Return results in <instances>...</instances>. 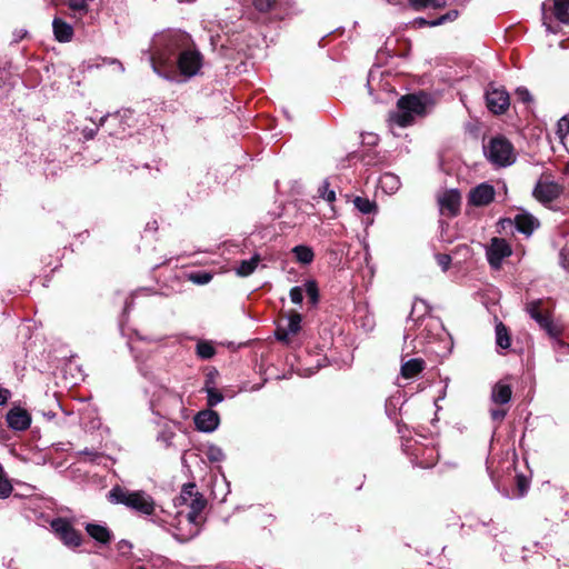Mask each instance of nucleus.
Here are the masks:
<instances>
[{"label":"nucleus","mask_w":569,"mask_h":569,"mask_svg":"<svg viewBox=\"0 0 569 569\" xmlns=\"http://www.w3.org/2000/svg\"><path fill=\"white\" fill-rule=\"evenodd\" d=\"M189 44L190 37L184 32L172 31L158 37L150 58L153 71L168 80H174L178 74L196 76L202 66V56Z\"/></svg>","instance_id":"nucleus-1"},{"label":"nucleus","mask_w":569,"mask_h":569,"mask_svg":"<svg viewBox=\"0 0 569 569\" xmlns=\"http://www.w3.org/2000/svg\"><path fill=\"white\" fill-rule=\"evenodd\" d=\"M426 104L421 98L415 94L403 96L398 100L397 110L389 116L390 124H397L400 128L412 124L416 116L425 113Z\"/></svg>","instance_id":"nucleus-2"},{"label":"nucleus","mask_w":569,"mask_h":569,"mask_svg":"<svg viewBox=\"0 0 569 569\" xmlns=\"http://www.w3.org/2000/svg\"><path fill=\"white\" fill-rule=\"evenodd\" d=\"M109 498L111 502L126 505L144 515H151L154 511L153 500L142 491H129L114 487L110 490Z\"/></svg>","instance_id":"nucleus-3"},{"label":"nucleus","mask_w":569,"mask_h":569,"mask_svg":"<svg viewBox=\"0 0 569 569\" xmlns=\"http://www.w3.org/2000/svg\"><path fill=\"white\" fill-rule=\"evenodd\" d=\"M486 158L495 166L507 167L515 161L512 144L502 137L492 138L483 146Z\"/></svg>","instance_id":"nucleus-4"},{"label":"nucleus","mask_w":569,"mask_h":569,"mask_svg":"<svg viewBox=\"0 0 569 569\" xmlns=\"http://www.w3.org/2000/svg\"><path fill=\"white\" fill-rule=\"evenodd\" d=\"M486 253L490 266L498 269L502 260L511 254V248L505 239L492 238Z\"/></svg>","instance_id":"nucleus-5"},{"label":"nucleus","mask_w":569,"mask_h":569,"mask_svg":"<svg viewBox=\"0 0 569 569\" xmlns=\"http://www.w3.org/2000/svg\"><path fill=\"white\" fill-rule=\"evenodd\" d=\"M486 102L491 112L505 113L510 106L509 93L505 89L491 87L486 92Z\"/></svg>","instance_id":"nucleus-6"},{"label":"nucleus","mask_w":569,"mask_h":569,"mask_svg":"<svg viewBox=\"0 0 569 569\" xmlns=\"http://www.w3.org/2000/svg\"><path fill=\"white\" fill-rule=\"evenodd\" d=\"M562 193V187L555 181L540 180L533 189V197L542 202L549 203Z\"/></svg>","instance_id":"nucleus-7"},{"label":"nucleus","mask_w":569,"mask_h":569,"mask_svg":"<svg viewBox=\"0 0 569 569\" xmlns=\"http://www.w3.org/2000/svg\"><path fill=\"white\" fill-rule=\"evenodd\" d=\"M495 188L488 182H482L469 191L468 201L475 207H485L495 199Z\"/></svg>","instance_id":"nucleus-8"},{"label":"nucleus","mask_w":569,"mask_h":569,"mask_svg":"<svg viewBox=\"0 0 569 569\" xmlns=\"http://www.w3.org/2000/svg\"><path fill=\"white\" fill-rule=\"evenodd\" d=\"M220 422L219 415L210 409L198 412L194 417V425L202 432L214 431Z\"/></svg>","instance_id":"nucleus-9"},{"label":"nucleus","mask_w":569,"mask_h":569,"mask_svg":"<svg viewBox=\"0 0 569 569\" xmlns=\"http://www.w3.org/2000/svg\"><path fill=\"white\" fill-rule=\"evenodd\" d=\"M301 325V316L299 313H291L284 325H279L276 331V336L281 341H289L290 336H295L299 332Z\"/></svg>","instance_id":"nucleus-10"},{"label":"nucleus","mask_w":569,"mask_h":569,"mask_svg":"<svg viewBox=\"0 0 569 569\" xmlns=\"http://www.w3.org/2000/svg\"><path fill=\"white\" fill-rule=\"evenodd\" d=\"M527 310L531 318H533L551 337L558 336L559 331L555 328L549 317L541 313L540 301L530 302Z\"/></svg>","instance_id":"nucleus-11"},{"label":"nucleus","mask_w":569,"mask_h":569,"mask_svg":"<svg viewBox=\"0 0 569 569\" xmlns=\"http://www.w3.org/2000/svg\"><path fill=\"white\" fill-rule=\"evenodd\" d=\"M7 422L10 428L22 431L30 427L31 418L27 410L13 408L7 413Z\"/></svg>","instance_id":"nucleus-12"},{"label":"nucleus","mask_w":569,"mask_h":569,"mask_svg":"<svg viewBox=\"0 0 569 569\" xmlns=\"http://www.w3.org/2000/svg\"><path fill=\"white\" fill-rule=\"evenodd\" d=\"M53 533L66 545H71V523L63 518H56L50 522Z\"/></svg>","instance_id":"nucleus-13"},{"label":"nucleus","mask_w":569,"mask_h":569,"mask_svg":"<svg viewBox=\"0 0 569 569\" xmlns=\"http://www.w3.org/2000/svg\"><path fill=\"white\" fill-rule=\"evenodd\" d=\"M460 193L456 190L446 191L440 198L439 202L442 210H447L451 216H455L460 207Z\"/></svg>","instance_id":"nucleus-14"},{"label":"nucleus","mask_w":569,"mask_h":569,"mask_svg":"<svg viewBox=\"0 0 569 569\" xmlns=\"http://www.w3.org/2000/svg\"><path fill=\"white\" fill-rule=\"evenodd\" d=\"M86 531L92 539L103 545L110 542L112 537L111 531L107 527L97 523H87Z\"/></svg>","instance_id":"nucleus-15"},{"label":"nucleus","mask_w":569,"mask_h":569,"mask_svg":"<svg viewBox=\"0 0 569 569\" xmlns=\"http://www.w3.org/2000/svg\"><path fill=\"white\" fill-rule=\"evenodd\" d=\"M515 222L517 230L528 236L539 226L538 220L529 213L517 214Z\"/></svg>","instance_id":"nucleus-16"},{"label":"nucleus","mask_w":569,"mask_h":569,"mask_svg":"<svg viewBox=\"0 0 569 569\" xmlns=\"http://www.w3.org/2000/svg\"><path fill=\"white\" fill-rule=\"evenodd\" d=\"M511 395L510 386L499 382L492 388L491 399L495 403L505 405L510 401Z\"/></svg>","instance_id":"nucleus-17"},{"label":"nucleus","mask_w":569,"mask_h":569,"mask_svg":"<svg viewBox=\"0 0 569 569\" xmlns=\"http://www.w3.org/2000/svg\"><path fill=\"white\" fill-rule=\"evenodd\" d=\"M54 37L60 42H69L71 40V26L62 21L60 18H54L52 21Z\"/></svg>","instance_id":"nucleus-18"},{"label":"nucleus","mask_w":569,"mask_h":569,"mask_svg":"<svg viewBox=\"0 0 569 569\" xmlns=\"http://www.w3.org/2000/svg\"><path fill=\"white\" fill-rule=\"evenodd\" d=\"M569 0H553L552 13L555 18L565 24H569Z\"/></svg>","instance_id":"nucleus-19"},{"label":"nucleus","mask_w":569,"mask_h":569,"mask_svg":"<svg viewBox=\"0 0 569 569\" xmlns=\"http://www.w3.org/2000/svg\"><path fill=\"white\" fill-rule=\"evenodd\" d=\"M425 362L421 359H410L401 366L402 377L410 379L423 370Z\"/></svg>","instance_id":"nucleus-20"},{"label":"nucleus","mask_w":569,"mask_h":569,"mask_svg":"<svg viewBox=\"0 0 569 569\" xmlns=\"http://www.w3.org/2000/svg\"><path fill=\"white\" fill-rule=\"evenodd\" d=\"M260 262V257L258 254H254L248 260H242L239 264V267L236 269V272L240 277H248L250 276L256 268L258 267Z\"/></svg>","instance_id":"nucleus-21"},{"label":"nucleus","mask_w":569,"mask_h":569,"mask_svg":"<svg viewBox=\"0 0 569 569\" xmlns=\"http://www.w3.org/2000/svg\"><path fill=\"white\" fill-rule=\"evenodd\" d=\"M292 253L295 254V258L297 259V261L300 263H303V264L311 263L315 258V253H313L312 249L308 246H302V244L296 246L292 249Z\"/></svg>","instance_id":"nucleus-22"},{"label":"nucleus","mask_w":569,"mask_h":569,"mask_svg":"<svg viewBox=\"0 0 569 569\" xmlns=\"http://www.w3.org/2000/svg\"><path fill=\"white\" fill-rule=\"evenodd\" d=\"M206 501L201 497L196 496L194 498H192L190 503L191 510L187 515L188 521L191 523H196L199 513L203 510Z\"/></svg>","instance_id":"nucleus-23"},{"label":"nucleus","mask_w":569,"mask_h":569,"mask_svg":"<svg viewBox=\"0 0 569 569\" xmlns=\"http://www.w3.org/2000/svg\"><path fill=\"white\" fill-rule=\"evenodd\" d=\"M353 204L363 214H368L377 210L376 202L363 197H356L353 199Z\"/></svg>","instance_id":"nucleus-24"},{"label":"nucleus","mask_w":569,"mask_h":569,"mask_svg":"<svg viewBox=\"0 0 569 569\" xmlns=\"http://www.w3.org/2000/svg\"><path fill=\"white\" fill-rule=\"evenodd\" d=\"M213 276L208 271H194L187 274V279L194 284L203 286L212 280Z\"/></svg>","instance_id":"nucleus-25"},{"label":"nucleus","mask_w":569,"mask_h":569,"mask_svg":"<svg viewBox=\"0 0 569 569\" xmlns=\"http://www.w3.org/2000/svg\"><path fill=\"white\" fill-rule=\"evenodd\" d=\"M496 341L497 345L502 349L510 347V337L508 335L507 328L501 322L496 326Z\"/></svg>","instance_id":"nucleus-26"},{"label":"nucleus","mask_w":569,"mask_h":569,"mask_svg":"<svg viewBox=\"0 0 569 569\" xmlns=\"http://www.w3.org/2000/svg\"><path fill=\"white\" fill-rule=\"evenodd\" d=\"M12 492V485L6 478L2 466L0 465V499L8 498Z\"/></svg>","instance_id":"nucleus-27"},{"label":"nucleus","mask_w":569,"mask_h":569,"mask_svg":"<svg viewBox=\"0 0 569 569\" xmlns=\"http://www.w3.org/2000/svg\"><path fill=\"white\" fill-rule=\"evenodd\" d=\"M206 456H207L208 460L211 462H220L226 457L222 449L214 445H211L208 447V449L206 451Z\"/></svg>","instance_id":"nucleus-28"},{"label":"nucleus","mask_w":569,"mask_h":569,"mask_svg":"<svg viewBox=\"0 0 569 569\" xmlns=\"http://www.w3.org/2000/svg\"><path fill=\"white\" fill-rule=\"evenodd\" d=\"M204 390L207 392L209 407H214L223 400L222 393L214 388L207 386Z\"/></svg>","instance_id":"nucleus-29"},{"label":"nucleus","mask_w":569,"mask_h":569,"mask_svg":"<svg viewBox=\"0 0 569 569\" xmlns=\"http://www.w3.org/2000/svg\"><path fill=\"white\" fill-rule=\"evenodd\" d=\"M381 186L390 191L397 190L399 186L398 178L392 173H386L381 177Z\"/></svg>","instance_id":"nucleus-30"},{"label":"nucleus","mask_w":569,"mask_h":569,"mask_svg":"<svg viewBox=\"0 0 569 569\" xmlns=\"http://www.w3.org/2000/svg\"><path fill=\"white\" fill-rule=\"evenodd\" d=\"M283 0H253L257 10L261 12L270 11L277 3H282Z\"/></svg>","instance_id":"nucleus-31"},{"label":"nucleus","mask_w":569,"mask_h":569,"mask_svg":"<svg viewBox=\"0 0 569 569\" xmlns=\"http://www.w3.org/2000/svg\"><path fill=\"white\" fill-rule=\"evenodd\" d=\"M320 198L325 199L328 202H333L336 200V192L329 189V182L323 181L322 184L318 189Z\"/></svg>","instance_id":"nucleus-32"},{"label":"nucleus","mask_w":569,"mask_h":569,"mask_svg":"<svg viewBox=\"0 0 569 569\" xmlns=\"http://www.w3.org/2000/svg\"><path fill=\"white\" fill-rule=\"evenodd\" d=\"M306 293L310 299L311 303L316 305L319 300V291L317 283L315 281H307L306 284Z\"/></svg>","instance_id":"nucleus-33"},{"label":"nucleus","mask_w":569,"mask_h":569,"mask_svg":"<svg viewBox=\"0 0 569 569\" xmlns=\"http://www.w3.org/2000/svg\"><path fill=\"white\" fill-rule=\"evenodd\" d=\"M198 355L203 359H209L214 355V349L210 343L201 342L197 346Z\"/></svg>","instance_id":"nucleus-34"},{"label":"nucleus","mask_w":569,"mask_h":569,"mask_svg":"<svg viewBox=\"0 0 569 569\" xmlns=\"http://www.w3.org/2000/svg\"><path fill=\"white\" fill-rule=\"evenodd\" d=\"M457 17H458V11L457 10H451L448 13L442 14L441 17H439L436 20H431V24L432 26H440V24H443V23H446L448 21L456 20Z\"/></svg>","instance_id":"nucleus-35"},{"label":"nucleus","mask_w":569,"mask_h":569,"mask_svg":"<svg viewBox=\"0 0 569 569\" xmlns=\"http://www.w3.org/2000/svg\"><path fill=\"white\" fill-rule=\"evenodd\" d=\"M437 263L441 267L443 271H447L451 263V257L445 253L436 254Z\"/></svg>","instance_id":"nucleus-36"},{"label":"nucleus","mask_w":569,"mask_h":569,"mask_svg":"<svg viewBox=\"0 0 569 569\" xmlns=\"http://www.w3.org/2000/svg\"><path fill=\"white\" fill-rule=\"evenodd\" d=\"M290 299L293 303L300 305L303 300V289L301 287H293L290 290Z\"/></svg>","instance_id":"nucleus-37"},{"label":"nucleus","mask_w":569,"mask_h":569,"mask_svg":"<svg viewBox=\"0 0 569 569\" xmlns=\"http://www.w3.org/2000/svg\"><path fill=\"white\" fill-rule=\"evenodd\" d=\"M98 129H99V126L94 121H91L90 126H86V127L82 128V133H83L84 138L87 140H89V139H92L94 137V134L97 133Z\"/></svg>","instance_id":"nucleus-38"},{"label":"nucleus","mask_w":569,"mask_h":569,"mask_svg":"<svg viewBox=\"0 0 569 569\" xmlns=\"http://www.w3.org/2000/svg\"><path fill=\"white\" fill-rule=\"evenodd\" d=\"M569 131V119L562 117L557 123V133L562 138Z\"/></svg>","instance_id":"nucleus-39"},{"label":"nucleus","mask_w":569,"mask_h":569,"mask_svg":"<svg viewBox=\"0 0 569 569\" xmlns=\"http://www.w3.org/2000/svg\"><path fill=\"white\" fill-rule=\"evenodd\" d=\"M516 97L525 103H528L532 100L530 92L526 88H518L516 90Z\"/></svg>","instance_id":"nucleus-40"},{"label":"nucleus","mask_w":569,"mask_h":569,"mask_svg":"<svg viewBox=\"0 0 569 569\" xmlns=\"http://www.w3.org/2000/svg\"><path fill=\"white\" fill-rule=\"evenodd\" d=\"M415 10H421L431 7V0H409Z\"/></svg>","instance_id":"nucleus-41"},{"label":"nucleus","mask_w":569,"mask_h":569,"mask_svg":"<svg viewBox=\"0 0 569 569\" xmlns=\"http://www.w3.org/2000/svg\"><path fill=\"white\" fill-rule=\"evenodd\" d=\"M560 262L561 266L569 270V244H567L560 252Z\"/></svg>","instance_id":"nucleus-42"},{"label":"nucleus","mask_w":569,"mask_h":569,"mask_svg":"<svg viewBox=\"0 0 569 569\" xmlns=\"http://www.w3.org/2000/svg\"><path fill=\"white\" fill-rule=\"evenodd\" d=\"M427 310H428V307L423 301H416L412 305L410 317L413 318L416 312H418V311H422L423 313H426Z\"/></svg>","instance_id":"nucleus-43"},{"label":"nucleus","mask_w":569,"mask_h":569,"mask_svg":"<svg viewBox=\"0 0 569 569\" xmlns=\"http://www.w3.org/2000/svg\"><path fill=\"white\" fill-rule=\"evenodd\" d=\"M88 0H73V20L76 19L77 12L86 10Z\"/></svg>","instance_id":"nucleus-44"},{"label":"nucleus","mask_w":569,"mask_h":569,"mask_svg":"<svg viewBox=\"0 0 569 569\" xmlns=\"http://www.w3.org/2000/svg\"><path fill=\"white\" fill-rule=\"evenodd\" d=\"M542 22L548 32H552V33L557 32V30L553 29L549 22V18L546 13V4L545 3L542 4Z\"/></svg>","instance_id":"nucleus-45"},{"label":"nucleus","mask_w":569,"mask_h":569,"mask_svg":"<svg viewBox=\"0 0 569 569\" xmlns=\"http://www.w3.org/2000/svg\"><path fill=\"white\" fill-rule=\"evenodd\" d=\"M490 413L493 420L501 421L505 418L507 411L505 409H492Z\"/></svg>","instance_id":"nucleus-46"},{"label":"nucleus","mask_w":569,"mask_h":569,"mask_svg":"<svg viewBox=\"0 0 569 569\" xmlns=\"http://www.w3.org/2000/svg\"><path fill=\"white\" fill-rule=\"evenodd\" d=\"M11 397L10 390L0 388V406L6 405Z\"/></svg>","instance_id":"nucleus-47"},{"label":"nucleus","mask_w":569,"mask_h":569,"mask_svg":"<svg viewBox=\"0 0 569 569\" xmlns=\"http://www.w3.org/2000/svg\"><path fill=\"white\" fill-rule=\"evenodd\" d=\"M103 122H109V123L114 122V123H118V122H120V117H119V114L102 117L101 118V123H103Z\"/></svg>","instance_id":"nucleus-48"},{"label":"nucleus","mask_w":569,"mask_h":569,"mask_svg":"<svg viewBox=\"0 0 569 569\" xmlns=\"http://www.w3.org/2000/svg\"><path fill=\"white\" fill-rule=\"evenodd\" d=\"M413 23H415L416 26H418V27H433V26L431 24V21H428V20H426V19H423V18H417V19H415Z\"/></svg>","instance_id":"nucleus-49"},{"label":"nucleus","mask_w":569,"mask_h":569,"mask_svg":"<svg viewBox=\"0 0 569 569\" xmlns=\"http://www.w3.org/2000/svg\"><path fill=\"white\" fill-rule=\"evenodd\" d=\"M447 4V0H431V7L433 9L443 8Z\"/></svg>","instance_id":"nucleus-50"},{"label":"nucleus","mask_w":569,"mask_h":569,"mask_svg":"<svg viewBox=\"0 0 569 569\" xmlns=\"http://www.w3.org/2000/svg\"><path fill=\"white\" fill-rule=\"evenodd\" d=\"M193 488H194V486H193V485H190V486L186 487V488L183 489V491H182V496H181V497H182L183 499H186V495H188V496H190V497H191V496H192V489H193Z\"/></svg>","instance_id":"nucleus-51"},{"label":"nucleus","mask_w":569,"mask_h":569,"mask_svg":"<svg viewBox=\"0 0 569 569\" xmlns=\"http://www.w3.org/2000/svg\"><path fill=\"white\" fill-rule=\"evenodd\" d=\"M72 541H73V547H77L81 543V536L79 533H77L74 530H73Z\"/></svg>","instance_id":"nucleus-52"},{"label":"nucleus","mask_w":569,"mask_h":569,"mask_svg":"<svg viewBox=\"0 0 569 569\" xmlns=\"http://www.w3.org/2000/svg\"><path fill=\"white\" fill-rule=\"evenodd\" d=\"M54 6H59L61 3L67 4L68 8H71V0H51Z\"/></svg>","instance_id":"nucleus-53"},{"label":"nucleus","mask_w":569,"mask_h":569,"mask_svg":"<svg viewBox=\"0 0 569 569\" xmlns=\"http://www.w3.org/2000/svg\"><path fill=\"white\" fill-rule=\"evenodd\" d=\"M566 173L569 174V162L566 164Z\"/></svg>","instance_id":"nucleus-54"},{"label":"nucleus","mask_w":569,"mask_h":569,"mask_svg":"<svg viewBox=\"0 0 569 569\" xmlns=\"http://www.w3.org/2000/svg\"><path fill=\"white\" fill-rule=\"evenodd\" d=\"M136 569H146V568H144V567H142V566H139V567H137Z\"/></svg>","instance_id":"nucleus-55"}]
</instances>
